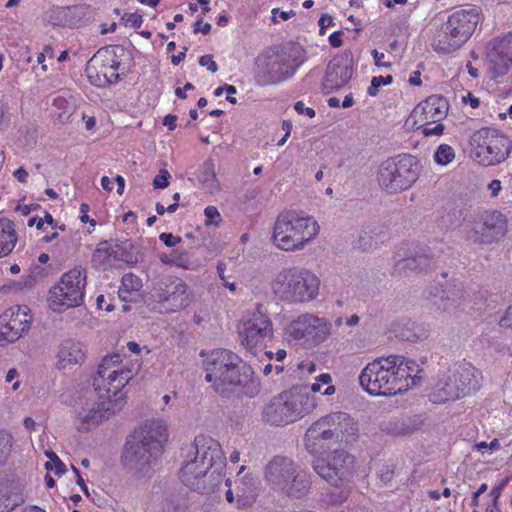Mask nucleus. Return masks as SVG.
<instances>
[{
    "mask_svg": "<svg viewBox=\"0 0 512 512\" xmlns=\"http://www.w3.org/2000/svg\"><path fill=\"white\" fill-rule=\"evenodd\" d=\"M121 363L122 357L118 353L106 355L101 360L93 379L98 399L78 412V430L88 431L122 408L123 399L116 397L137 374L140 365L122 367Z\"/></svg>",
    "mask_w": 512,
    "mask_h": 512,
    "instance_id": "f257e3e1",
    "label": "nucleus"
},
{
    "mask_svg": "<svg viewBox=\"0 0 512 512\" xmlns=\"http://www.w3.org/2000/svg\"><path fill=\"white\" fill-rule=\"evenodd\" d=\"M203 367L205 380L224 398H253L260 392L253 368L230 350H213L203 361Z\"/></svg>",
    "mask_w": 512,
    "mask_h": 512,
    "instance_id": "f03ea898",
    "label": "nucleus"
},
{
    "mask_svg": "<svg viewBox=\"0 0 512 512\" xmlns=\"http://www.w3.org/2000/svg\"><path fill=\"white\" fill-rule=\"evenodd\" d=\"M167 437L166 425L160 420L146 422L136 429L122 455L125 467L135 473H146L161 454Z\"/></svg>",
    "mask_w": 512,
    "mask_h": 512,
    "instance_id": "7ed1b4c3",
    "label": "nucleus"
},
{
    "mask_svg": "<svg viewBox=\"0 0 512 512\" xmlns=\"http://www.w3.org/2000/svg\"><path fill=\"white\" fill-rule=\"evenodd\" d=\"M358 437L357 422L348 413L333 412L310 425L304 436V445L309 453L319 454L333 444H353Z\"/></svg>",
    "mask_w": 512,
    "mask_h": 512,
    "instance_id": "20e7f679",
    "label": "nucleus"
},
{
    "mask_svg": "<svg viewBox=\"0 0 512 512\" xmlns=\"http://www.w3.org/2000/svg\"><path fill=\"white\" fill-rule=\"evenodd\" d=\"M317 406L307 385H296L272 397L262 408V420L274 426L294 423L310 414Z\"/></svg>",
    "mask_w": 512,
    "mask_h": 512,
    "instance_id": "39448f33",
    "label": "nucleus"
},
{
    "mask_svg": "<svg viewBox=\"0 0 512 512\" xmlns=\"http://www.w3.org/2000/svg\"><path fill=\"white\" fill-rule=\"evenodd\" d=\"M264 478L268 486L289 498L301 499L311 488V475L293 459L276 455L265 466Z\"/></svg>",
    "mask_w": 512,
    "mask_h": 512,
    "instance_id": "423d86ee",
    "label": "nucleus"
},
{
    "mask_svg": "<svg viewBox=\"0 0 512 512\" xmlns=\"http://www.w3.org/2000/svg\"><path fill=\"white\" fill-rule=\"evenodd\" d=\"M319 232V225L313 217L300 216L295 211H285L278 215L271 240L283 251L301 250Z\"/></svg>",
    "mask_w": 512,
    "mask_h": 512,
    "instance_id": "0eeeda50",
    "label": "nucleus"
},
{
    "mask_svg": "<svg viewBox=\"0 0 512 512\" xmlns=\"http://www.w3.org/2000/svg\"><path fill=\"white\" fill-rule=\"evenodd\" d=\"M320 280L311 271L301 267L282 269L272 282L273 293L283 302L303 304L314 300Z\"/></svg>",
    "mask_w": 512,
    "mask_h": 512,
    "instance_id": "6e6552de",
    "label": "nucleus"
},
{
    "mask_svg": "<svg viewBox=\"0 0 512 512\" xmlns=\"http://www.w3.org/2000/svg\"><path fill=\"white\" fill-rule=\"evenodd\" d=\"M479 21L480 12L476 7L452 12L433 40L434 50L443 54L458 50L470 39Z\"/></svg>",
    "mask_w": 512,
    "mask_h": 512,
    "instance_id": "1a4fd4ad",
    "label": "nucleus"
},
{
    "mask_svg": "<svg viewBox=\"0 0 512 512\" xmlns=\"http://www.w3.org/2000/svg\"><path fill=\"white\" fill-rule=\"evenodd\" d=\"M482 376L470 363H457L438 381L431 393L434 403H445L463 398L480 388Z\"/></svg>",
    "mask_w": 512,
    "mask_h": 512,
    "instance_id": "9d476101",
    "label": "nucleus"
},
{
    "mask_svg": "<svg viewBox=\"0 0 512 512\" xmlns=\"http://www.w3.org/2000/svg\"><path fill=\"white\" fill-rule=\"evenodd\" d=\"M395 363L391 364L390 357L378 358L368 363L359 375L360 386L372 396H391L407 388V385H400V374Z\"/></svg>",
    "mask_w": 512,
    "mask_h": 512,
    "instance_id": "9b49d317",
    "label": "nucleus"
},
{
    "mask_svg": "<svg viewBox=\"0 0 512 512\" xmlns=\"http://www.w3.org/2000/svg\"><path fill=\"white\" fill-rule=\"evenodd\" d=\"M471 157L485 167L505 161L512 149L510 139L500 131L481 128L471 136Z\"/></svg>",
    "mask_w": 512,
    "mask_h": 512,
    "instance_id": "f8f14e48",
    "label": "nucleus"
},
{
    "mask_svg": "<svg viewBox=\"0 0 512 512\" xmlns=\"http://www.w3.org/2000/svg\"><path fill=\"white\" fill-rule=\"evenodd\" d=\"M418 162L410 154L383 161L378 171V183L389 193L407 190L418 179Z\"/></svg>",
    "mask_w": 512,
    "mask_h": 512,
    "instance_id": "ddd939ff",
    "label": "nucleus"
},
{
    "mask_svg": "<svg viewBox=\"0 0 512 512\" xmlns=\"http://www.w3.org/2000/svg\"><path fill=\"white\" fill-rule=\"evenodd\" d=\"M124 49L120 46H107L100 48L86 65L87 77L91 84L97 87H106L116 83L120 75V57Z\"/></svg>",
    "mask_w": 512,
    "mask_h": 512,
    "instance_id": "4468645a",
    "label": "nucleus"
},
{
    "mask_svg": "<svg viewBox=\"0 0 512 512\" xmlns=\"http://www.w3.org/2000/svg\"><path fill=\"white\" fill-rule=\"evenodd\" d=\"M86 271L76 267L66 272L58 285L50 290L49 303L54 311L80 306L83 303Z\"/></svg>",
    "mask_w": 512,
    "mask_h": 512,
    "instance_id": "2eb2a0df",
    "label": "nucleus"
},
{
    "mask_svg": "<svg viewBox=\"0 0 512 512\" xmlns=\"http://www.w3.org/2000/svg\"><path fill=\"white\" fill-rule=\"evenodd\" d=\"M331 330L332 324L328 319L304 313L288 324L286 334L303 345L314 346L324 342L331 334Z\"/></svg>",
    "mask_w": 512,
    "mask_h": 512,
    "instance_id": "dca6fc26",
    "label": "nucleus"
},
{
    "mask_svg": "<svg viewBox=\"0 0 512 512\" xmlns=\"http://www.w3.org/2000/svg\"><path fill=\"white\" fill-rule=\"evenodd\" d=\"M354 456L344 449H335L325 458H317L313 461L314 471L331 485L338 486L354 471Z\"/></svg>",
    "mask_w": 512,
    "mask_h": 512,
    "instance_id": "f3484780",
    "label": "nucleus"
},
{
    "mask_svg": "<svg viewBox=\"0 0 512 512\" xmlns=\"http://www.w3.org/2000/svg\"><path fill=\"white\" fill-rule=\"evenodd\" d=\"M200 464L189 457L180 470V480L190 490L200 494H209L221 484L222 475L217 471L203 469Z\"/></svg>",
    "mask_w": 512,
    "mask_h": 512,
    "instance_id": "a211bd4d",
    "label": "nucleus"
},
{
    "mask_svg": "<svg viewBox=\"0 0 512 512\" xmlns=\"http://www.w3.org/2000/svg\"><path fill=\"white\" fill-rule=\"evenodd\" d=\"M507 231V221L499 211H485L474 221L467 237L475 243L490 244L501 239Z\"/></svg>",
    "mask_w": 512,
    "mask_h": 512,
    "instance_id": "6ab92c4d",
    "label": "nucleus"
},
{
    "mask_svg": "<svg viewBox=\"0 0 512 512\" xmlns=\"http://www.w3.org/2000/svg\"><path fill=\"white\" fill-rule=\"evenodd\" d=\"M297 52H282L269 57L259 76V82L262 85L276 84L292 77L303 63V59L296 55Z\"/></svg>",
    "mask_w": 512,
    "mask_h": 512,
    "instance_id": "aec40b11",
    "label": "nucleus"
},
{
    "mask_svg": "<svg viewBox=\"0 0 512 512\" xmlns=\"http://www.w3.org/2000/svg\"><path fill=\"white\" fill-rule=\"evenodd\" d=\"M242 345L249 351L262 346L273 338V325L270 318L260 311L254 312L243 322L239 330Z\"/></svg>",
    "mask_w": 512,
    "mask_h": 512,
    "instance_id": "412c9836",
    "label": "nucleus"
},
{
    "mask_svg": "<svg viewBox=\"0 0 512 512\" xmlns=\"http://www.w3.org/2000/svg\"><path fill=\"white\" fill-rule=\"evenodd\" d=\"M188 457L200 464L201 472L204 471L203 469H207L221 474L225 464V457L219 442L204 435L195 437Z\"/></svg>",
    "mask_w": 512,
    "mask_h": 512,
    "instance_id": "4be33fe9",
    "label": "nucleus"
},
{
    "mask_svg": "<svg viewBox=\"0 0 512 512\" xmlns=\"http://www.w3.org/2000/svg\"><path fill=\"white\" fill-rule=\"evenodd\" d=\"M187 285L175 276L161 278L152 289V296L160 303H167V310L176 311L187 305Z\"/></svg>",
    "mask_w": 512,
    "mask_h": 512,
    "instance_id": "5701e85b",
    "label": "nucleus"
},
{
    "mask_svg": "<svg viewBox=\"0 0 512 512\" xmlns=\"http://www.w3.org/2000/svg\"><path fill=\"white\" fill-rule=\"evenodd\" d=\"M486 61L493 78L508 72L512 64V34L494 38L487 43Z\"/></svg>",
    "mask_w": 512,
    "mask_h": 512,
    "instance_id": "b1692460",
    "label": "nucleus"
},
{
    "mask_svg": "<svg viewBox=\"0 0 512 512\" xmlns=\"http://www.w3.org/2000/svg\"><path fill=\"white\" fill-rule=\"evenodd\" d=\"M32 316L26 306H13L0 316V340L15 342L31 327Z\"/></svg>",
    "mask_w": 512,
    "mask_h": 512,
    "instance_id": "393cba45",
    "label": "nucleus"
},
{
    "mask_svg": "<svg viewBox=\"0 0 512 512\" xmlns=\"http://www.w3.org/2000/svg\"><path fill=\"white\" fill-rule=\"evenodd\" d=\"M434 290L435 292L431 291L435 297L433 304L441 313L455 314L466 301L465 290L461 282L439 281Z\"/></svg>",
    "mask_w": 512,
    "mask_h": 512,
    "instance_id": "a878e982",
    "label": "nucleus"
},
{
    "mask_svg": "<svg viewBox=\"0 0 512 512\" xmlns=\"http://www.w3.org/2000/svg\"><path fill=\"white\" fill-rule=\"evenodd\" d=\"M448 110L449 104L446 98L441 95H431L413 109L410 118L413 119L414 125L434 124L443 120Z\"/></svg>",
    "mask_w": 512,
    "mask_h": 512,
    "instance_id": "bb28decb",
    "label": "nucleus"
},
{
    "mask_svg": "<svg viewBox=\"0 0 512 512\" xmlns=\"http://www.w3.org/2000/svg\"><path fill=\"white\" fill-rule=\"evenodd\" d=\"M353 76L351 63L343 57L333 58L327 65L324 86L329 90L345 87Z\"/></svg>",
    "mask_w": 512,
    "mask_h": 512,
    "instance_id": "cd10ccee",
    "label": "nucleus"
},
{
    "mask_svg": "<svg viewBox=\"0 0 512 512\" xmlns=\"http://www.w3.org/2000/svg\"><path fill=\"white\" fill-rule=\"evenodd\" d=\"M84 360L85 351L81 343L73 340H65L60 344L56 363L58 369H70L74 365H81Z\"/></svg>",
    "mask_w": 512,
    "mask_h": 512,
    "instance_id": "c85d7f7f",
    "label": "nucleus"
},
{
    "mask_svg": "<svg viewBox=\"0 0 512 512\" xmlns=\"http://www.w3.org/2000/svg\"><path fill=\"white\" fill-rule=\"evenodd\" d=\"M16 242L14 223L9 219H0V258L11 253Z\"/></svg>",
    "mask_w": 512,
    "mask_h": 512,
    "instance_id": "c756f323",
    "label": "nucleus"
},
{
    "mask_svg": "<svg viewBox=\"0 0 512 512\" xmlns=\"http://www.w3.org/2000/svg\"><path fill=\"white\" fill-rule=\"evenodd\" d=\"M197 179L205 186V189L213 193L219 190V182L216 177L214 163L206 161L200 168Z\"/></svg>",
    "mask_w": 512,
    "mask_h": 512,
    "instance_id": "7c9ffc66",
    "label": "nucleus"
},
{
    "mask_svg": "<svg viewBox=\"0 0 512 512\" xmlns=\"http://www.w3.org/2000/svg\"><path fill=\"white\" fill-rule=\"evenodd\" d=\"M389 357L391 360V364L395 363V368L398 367L399 373L401 372V370L404 372L403 377L398 376L400 378V385H407L408 387V378H412V383L414 384L415 381L414 377L412 376V373L415 372L418 368V365L415 363V361L406 359L405 357L398 355H390Z\"/></svg>",
    "mask_w": 512,
    "mask_h": 512,
    "instance_id": "2f4dec72",
    "label": "nucleus"
},
{
    "mask_svg": "<svg viewBox=\"0 0 512 512\" xmlns=\"http://www.w3.org/2000/svg\"><path fill=\"white\" fill-rule=\"evenodd\" d=\"M163 512H186V500L180 494L167 493L162 501Z\"/></svg>",
    "mask_w": 512,
    "mask_h": 512,
    "instance_id": "473e14b6",
    "label": "nucleus"
},
{
    "mask_svg": "<svg viewBox=\"0 0 512 512\" xmlns=\"http://www.w3.org/2000/svg\"><path fill=\"white\" fill-rule=\"evenodd\" d=\"M170 261L173 262V265L186 270H196L199 267V263L191 259L185 250H173Z\"/></svg>",
    "mask_w": 512,
    "mask_h": 512,
    "instance_id": "72a5a7b5",
    "label": "nucleus"
},
{
    "mask_svg": "<svg viewBox=\"0 0 512 512\" xmlns=\"http://www.w3.org/2000/svg\"><path fill=\"white\" fill-rule=\"evenodd\" d=\"M112 249L108 241L100 242L92 254V264L95 267H100L107 264L110 260Z\"/></svg>",
    "mask_w": 512,
    "mask_h": 512,
    "instance_id": "f704fd0d",
    "label": "nucleus"
},
{
    "mask_svg": "<svg viewBox=\"0 0 512 512\" xmlns=\"http://www.w3.org/2000/svg\"><path fill=\"white\" fill-rule=\"evenodd\" d=\"M14 444L13 435L7 430H0V465H3L11 454Z\"/></svg>",
    "mask_w": 512,
    "mask_h": 512,
    "instance_id": "c9c22d12",
    "label": "nucleus"
},
{
    "mask_svg": "<svg viewBox=\"0 0 512 512\" xmlns=\"http://www.w3.org/2000/svg\"><path fill=\"white\" fill-rule=\"evenodd\" d=\"M454 158V149L448 144H441L434 154V160L439 165H447L452 162Z\"/></svg>",
    "mask_w": 512,
    "mask_h": 512,
    "instance_id": "e433bc0d",
    "label": "nucleus"
},
{
    "mask_svg": "<svg viewBox=\"0 0 512 512\" xmlns=\"http://www.w3.org/2000/svg\"><path fill=\"white\" fill-rule=\"evenodd\" d=\"M399 326V330L395 329L396 336L402 340L409 342H417L421 337L415 332V324L413 322H406L402 326Z\"/></svg>",
    "mask_w": 512,
    "mask_h": 512,
    "instance_id": "4c0bfd02",
    "label": "nucleus"
},
{
    "mask_svg": "<svg viewBox=\"0 0 512 512\" xmlns=\"http://www.w3.org/2000/svg\"><path fill=\"white\" fill-rule=\"evenodd\" d=\"M383 430L396 436H404L413 432L411 426L403 420L389 422L383 427Z\"/></svg>",
    "mask_w": 512,
    "mask_h": 512,
    "instance_id": "58836bf2",
    "label": "nucleus"
},
{
    "mask_svg": "<svg viewBox=\"0 0 512 512\" xmlns=\"http://www.w3.org/2000/svg\"><path fill=\"white\" fill-rule=\"evenodd\" d=\"M395 269L399 274L419 271L416 254L399 260L395 265Z\"/></svg>",
    "mask_w": 512,
    "mask_h": 512,
    "instance_id": "ea45409f",
    "label": "nucleus"
},
{
    "mask_svg": "<svg viewBox=\"0 0 512 512\" xmlns=\"http://www.w3.org/2000/svg\"><path fill=\"white\" fill-rule=\"evenodd\" d=\"M393 82V77L391 75H387V76H375L372 78L371 80V84L370 86L368 87L367 89V93L370 95V96H376L379 92V88L382 86V85H389Z\"/></svg>",
    "mask_w": 512,
    "mask_h": 512,
    "instance_id": "a19ab883",
    "label": "nucleus"
},
{
    "mask_svg": "<svg viewBox=\"0 0 512 512\" xmlns=\"http://www.w3.org/2000/svg\"><path fill=\"white\" fill-rule=\"evenodd\" d=\"M121 283L122 288L127 292L138 291L142 287L141 279L132 273L125 274Z\"/></svg>",
    "mask_w": 512,
    "mask_h": 512,
    "instance_id": "79ce46f5",
    "label": "nucleus"
},
{
    "mask_svg": "<svg viewBox=\"0 0 512 512\" xmlns=\"http://www.w3.org/2000/svg\"><path fill=\"white\" fill-rule=\"evenodd\" d=\"M415 254H416V260L418 263L419 272L427 271L435 263L431 254L425 250H421L419 252H416Z\"/></svg>",
    "mask_w": 512,
    "mask_h": 512,
    "instance_id": "37998d69",
    "label": "nucleus"
},
{
    "mask_svg": "<svg viewBox=\"0 0 512 512\" xmlns=\"http://www.w3.org/2000/svg\"><path fill=\"white\" fill-rule=\"evenodd\" d=\"M204 214L206 216L205 224L218 226L222 221L221 215L218 209L214 206H207L204 210Z\"/></svg>",
    "mask_w": 512,
    "mask_h": 512,
    "instance_id": "c03bdc74",
    "label": "nucleus"
},
{
    "mask_svg": "<svg viewBox=\"0 0 512 512\" xmlns=\"http://www.w3.org/2000/svg\"><path fill=\"white\" fill-rule=\"evenodd\" d=\"M419 127L418 129H421V132L424 136H439L443 134L444 131V125L440 122L434 123L435 125L433 127H429L431 124H423L418 123Z\"/></svg>",
    "mask_w": 512,
    "mask_h": 512,
    "instance_id": "a18cd8bd",
    "label": "nucleus"
},
{
    "mask_svg": "<svg viewBox=\"0 0 512 512\" xmlns=\"http://www.w3.org/2000/svg\"><path fill=\"white\" fill-rule=\"evenodd\" d=\"M170 173L166 169H161L153 180L155 189H164L169 185Z\"/></svg>",
    "mask_w": 512,
    "mask_h": 512,
    "instance_id": "49530a36",
    "label": "nucleus"
},
{
    "mask_svg": "<svg viewBox=\"0 0 512 512\" xmlns=\"http://www.w3.org/2000/svg\"><path fill=\"white\" fill-rule=\"evenodd\" d=\"M122 21L125 22L126 25H130V27L134 29L140 28L143 19L142 15L138 13H125L122 16Z\"/></svg>",
    "mask_w": 512,
    "mask_h": 512,
    "instance_id": "de8ad7c7",
    "label": "nucleus"
},
{
    "mask_svg": "<svg viewBox=\"0 0 512 512\" xmlns=\"http://www.w3.org/2000/svg\"><path fill=\"white\" fill-rule=\"evenodd\" d=\"M45 455L49 458L52 465L55 467V473L57 475L64 474L66 472L65 464L60 460V458L53 451H46Z\"/></svg>",
    "mask_w": 512,
    "mask_h": 512,
    "instance_id": "09e8293b",
    "label": "nucleus"
},
{
    "mask_svg": "<svg viewBox=\"0 0 512 512\" xmlns=\"http://www.w3.org/2000/svg\"><path fill=\"white\" fill-rule=\"evenodd\" d=\"M316 381L319 382L321 385H323V384L328 385V387L322 393L323 395L330 396L335 393V391H336L335 386L330 385V383L332 382V377L330 374L323 373L316 378Z\"/></svg>",
    "mask_w": 512,
    "mask_h": 512,
    "instance_id": "8fccbe9b",
    "label": "nucleus"
},
{
    "mask_svg": "<svg viewBox=\"0 0 512 512\" xmlns=\"http://www.w3.org/2000/svg\"><path fill=\"white\" fill-rule=\"evenodd\" d=\"M199 64L203 67H206L211 73H216L218 71V66L216 62L213 60L212 55H204L199 59Z\"/></svg>",
    "mask_w": 512,
    "mask_h": 512,
    "instance_id": "3c124183",
    "label": "nucleus"
},
{
    "mask_svg": "<svg viewBox=\"0 0 512 512\" xmlns=\"http://www.w3.org/2000/svg\"><path fill=\"white\" fill-rule=\"evenodd\" d=\"M225 270H226V264L223 263V262H219L218 265H217L218 276L221 279L222 284L225 287L229 288L230 291L234 292L236 290L235 283L225 281Z\"/></svg>",
    "mask_w": 512,
    "mask_h": 512,
    "instance_id": "603ef678",
    "label": "nucleus"
},
{
    "mask_svg": "<svg viewBox=\"0 0 512 512\" xmlns=\"http://www.w3.org/2000/svg\"><path fill=\"white\" fill-rule=\"evenodd\" d=\"M378 476L383 483H389L394 477L393 467L391 465H383L379 470Z\"/></svg>",
    "mask_w": 512,
    "mask_h": 512,
    "instance_id": "864d4df0",
    "label": "nucleus"
},
{
    "mask_svg": "<svg viewBox=\"0 0 512 512\" xmlns=\"http://www.w3.org/2000/svg\"><path fill=\"white\" fill-rule=\"evenodd\" d=\"M159 239L167 246L174 247L181 241V238L178 236H174L172 233H162L159 236Z\"/></svg>",
    "mask_w": 512,
    "mask_h": 512,
    "instance_id": "5fc2aeb1",
    "label": "nucleus"
},
{
    "mask_svg": "<svg viewBox=\"0 0 512 512\" xmlns=\"http://www.w3.org/2000/svg\"><path fill=\"white\" fill-rule=\"evenodd\" d=\"M294 109L298 114H305L309 118H313L315 116V110L309 107H305L302 101H298L294 105Z\"/></svg>",
    "mask_w": 512,
    "mask_h": 512,
    "instance_id": "6e6d98bb",
    "label": "nucleus"
},
{
    "mask_svg": "<svg viewBox=\"0 0 512 512\" xmlns=\"http://www.w3.org/2000/svg\"><path fill=\"white\" fill-rule=\"evenodd\" d=\"M499 325L505 328H512V306H509L499 320Z\"/></svg>",
    "mask_w": 512,
    "mask_h": 512,
    "instance_id": "4d7b16f0",
    "label": "nucleus"
},
{
    "mask_svg": "<svg viewBox=\"0 0 512 512\" xmlns=\"http://www.w3.org/2000/svg\"><path fill=\"white\" fill-rule=\"evenodd\" d=\"M359 248L363 251L369 250L372 248V237L368 233H364L360 235L358 240Z\"/></svg>",
    "mask_w": 512,
    "mask_h": 512,
    "instance_id": "13d9d810",
    "label": "nucleus"
},
{
    "mask_svg": "<svg viewBox=\"0 0 512 512\" xmlns=\"http://www.w3.org/2000/svg\"><path fill=\"white\" fill-rule=\"evenodd\" d=\"M371 54L374 58L375 65L377 67L390 68L392 66L390 62H383L384 53L378 52L377 50H373Z\"/></svg>",
    "mask_w": 512,
    "mask_h": 512,
    "instance_id": "bf43d9fd",
    "label": "nucleus"
},
{
    "mask_svg": "<svg viewBox=\"0 0 512 512\" xmlns=\"http://www.w3.org/2000/svg\"><path fill=\"white\" fill-rule=\"evenodd\" d=\"M502 189V186H501V181L500 180H492L489 184H488V190L490 191V196L492 198H495L499 195L500 191Z\"/></svg>",
    "mask_w": 512,
    "mask_h": 512,
    "instance_id": "052dcab7",
    "label": "nucleus"
},
{
    "mask_svg": "<svg viewBox=\"0 0 512 512\" xmlns=\"http://www.w3.org/2000/svg\"><path fill=\"white\" fill-rule=\"evenodd\" d=\"M211 31V24L210 23H203L202 19H199L195 23L194 32L198 33L201 32L203 34H208Z\"/></svg>",
    "mask_w": 512,
    "mask_h": 512,
    "instance_id": "680f3d73",
    "label": "nucleus"
},
{
    "mask_svg": "<svg viewBox=\"0 0 512 512\" xmlns=\"http://www.w3.org/2000/svg\"><path fill=\"white\" fill-rule=\"evenodd\" d=\"M341 36H342V32L341 31H336V32L332 33L329 36V43H330V45L332 47H334V48L340 47L343 44Z\"/></svg>",
    "mask_w": 512,
    "mask_h": 512,
    "instance_id": "e2e57ef3",
    "label": "nucleus"
},
{
    "mask_svg": "<svg viewBox=\"0 0 512 512\" xmlns=\"http://www.w3.org/2000/svg\"><path fill=\"white\" fill-rule=\"evenodd\" d=\"M333 23V19L328 14H323L319 19L320 33H324V29Z\"/></svg>",
    "mask_w": 512,
    "mask_h": 512,
    "instance_id": "0e129e2a",
    "label": "nucleus"
},
{
    "mask_svg": "<svg viewBox=\"0 0 512 512\" xmlns=\"http://www.w3.org/2000/svg\"><path fill=\"white\" fill-rule=\"evenodd\" d=\"M97 306L99 309L105 310V311H112L114 309V306L111 303H107L105 300V297L103 295H99L97 297Z\"/></svg>",
    "mask_w": 512,
    "mask_h": 512,
    "instance_id": "69168bd1",
    "label": "nucleus"
},
{
    "mask_svg": "<svg viewBox=\"0 0 512 512\" xmlns=\"http://www.w3.org/2000/svg\"><path fill=\"white\" fill-rule=\"evenodd\" d=\"M177 117L172 114H168L163 119V125L166 126L169 130H174L176 128Z\"/></svg>",
    "mask_w": 512,
    "mask_h": 512,
    "instance_id": "338daca9",
    "label": "nucleus"
},
{
    "mask_svg": "<svg viewBox=\"0 0 512 512\" xmlns=\"http://www.w3.org/2000/svg\"><path fill=\"white\" fill-rule=\"evenodd\" d=\"M14 177L21 183H25L28 177V172L23 168L20 167L14 172Z\"/></svg>",
    "mask_w": 512,
    "mask_h": 512,
    "instance_id": "774afa93",
    "label": "nucleus"
}]
</instances>
